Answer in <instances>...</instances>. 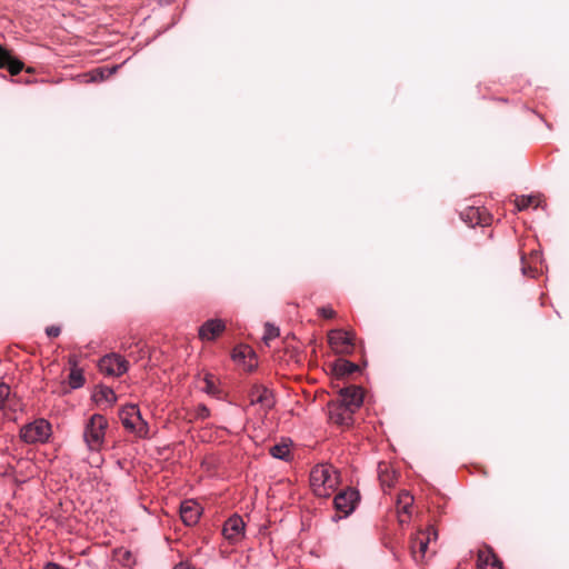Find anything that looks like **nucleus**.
I'll return each instance as SVG.
<instances>
[{"instance_id": "nucleus-30", "label": "nucleus", "mask_w": 569, "mask_h": 569, "mask_svg": "<svg viewBox=\"0 0 569 569\" xmlns=\"http://www.w3.org/2000/svg\"><path fill=\"white\" fill-rule=\"evenodd\" d=\"M318 313L327 319H332L336 317V311L331 307H321L318 309Z\"/></svg>"}, {"instance_id": "nucleus-19", "label": "nucleus", "mask_w": 569, "mask_h": 569, "mask_svg": "<svg viewBox=\"0 0 569 569\" xmlns=\"http://www.w3.org/2000/svg\"><path fill=\"white\" fill-rule=\"evenodd\" d=\"M428 547H429L428 540H425L418 533L416 536H413L410 540V550H411L412 558L416 561H422L426 557Z\"/></svg>"}, {"instance_id": "nucleus-38", "label": "nucleus", "mask_w": 569, "mask_h": 569, "mask_svg": "<svg viewBox=\"0 0 569 569\" xmlns=\"http://www.w3.org/2000/svg\"><path fill=\"white\" fill-rule=\"evenodd\" d=\"M233 357L234 358H238V357H244V352L243 351H238L236 350L234 353H233Z\"/></svg>"}, {"instance_id": "nucleus-20", "label": "nucleus", "mask_w": 569, "mask_h": 569, "mask_svg": "<svg viewBox=\"0 0 569 569\" xmlns=\"http://www.w3.org/2000/svg\"><path fill=\"white\" fill-rule=\"evenodd\" d=\"M98 405L107 403L112 406L117 401L114 391L109 387H101L93 396Z\"/></svg>"}, {"instance_id": "nucleus-21", "label": "nucleus", "mask_w": 569, "mask_h": 569, "mask_svg": "<svg viewBox=\"0 0 569 569\" xmlns=\"http://www.w3.org/2000/svg\"><path fill=\"white\" fill-rule=\"evenodd\" d=\"M69 362L72 365L69 375V385L73 389L80 388L84 383V377L82 375V371L77 368V361L74 358H70Z\"/></svg>"}, {"instance_id": "nucleus-8", "label": "nucleus", "mask_w": 569, "mask_h": 569, "mask_svg": "<svg viewBox=\"0 0 569 569\" xmlns=\"http://www.w3.org/2000/svg\"><path fill=\"white\" fill-rule=\"evenodd\" d=\"M336 400L356 412L362 405L363 390L357 386H349L339 391V397Z\"/></svg>"}, {"instance_id": "nucleus-4", "label": "nucleus", "mask_w": 569, "mask_h": 569, "mask_svg": "<svg viewBox=\"0 0 569 569\" xmlns=\"http://www.w3.org/2000/svg\"><path fill=\"white\" fill-rule=\"evenodd\" d=\"M51 432V426L44 419L36 420L34 422L24 426L21 429L20 436L27 443L44 442Z\"/></svg>"}, {"instance_id": "nucleus-26", "label": "nucleus", "mask_w": 569, "mask_h": 569, "mask_svg": "<svg viewBox=\"0 0 569 569\" xmlns=\"http://www.w3.org/2000/svg\"><path fill=\"white\" fill-rule=\"evenodd\" d=\"M216 379L213 375H206L203 378L204 387L202 388L209 395H216L218 389L214 383Z\"/></svg>"}, {"instance_id": "nucleus-3", "label": "nucleus", "mask_w": 569, "mask_h": 569, "mask_svg": "<svg viewBox=\"0 0 569 569\" xmlns=\"http://www.w3.org/2000/svg\"><path fill=\"white\" fill-rule=\"evenodd\" d=\"M119 419L127 431L137 438H147L149 433L148 422L142 418L136 405H127L119 410Z\"/></svg>"}, {"instance_id": "nucleus-25", "label": "nucleus", "mask_w": 569, "mask_h": 569, "mask_svg": "<svg viewBox=\"0 0 569 569\" xmlns=\"http://www.w3.org/2000/svg\"><path fill=\"white\" fill-rule=\"evenodd\" d=\"M532 204L538 206V200L533 196H521L516 200V206L519 211L525 210Z\"/></svg>"}, {"instance_id": "nucleus-6", "label": "nucleus", "mask_w": 569, "mask_h": 569, "mask_svg": "<svg viewBox=\"0 0 569 569\" xmlns=\"http://www.w3.org/2000/svg\"><path fill=\"white\" fill-rule=\"evenodd\" d=\"M129 362L119 353H110L102 357L99 361V369L101 372L119 377L127 372Z\"/></svg>"}, {"instance_id": "nucleus-11", "label": "nucleus", "mask_w": 569, "mask_h": 569, "mask_svg": "<svg viewBox=\"0 0 569 569\" xmlns=\"http://www.w3.org/2000/svg\"><path fill=\"white\" fill-rule=\"evenodd\" d=\"M461 219L471 227L489 226L492 217L481 208L468 207L460 213Z\"/></svg>"}, {"instance_id": "nucleus-17", "label": "nucleus", "mask_w": 569, "mask_h": 569, "mask_svg": "<svg viewBox=\"0 0 569 569\" xmlns=\"http://www.w3.org/2000/svg\"><path fill=\"white\" fill-rule=\"evenodd\" d=\"M397 471L388 462L378 463V478L383 489L391 488L397 481Z\"/></svg>"}, {"instance_id": "nucleus-10", "label": "nucleus", "mask_w": 569, "mask_h": 569, "mask_svg": "<svg viewBox=\"0 0 569 569\" xmlns=\"http://www.w3.org/2000/svg\"><path fill=\"white\" fill-rule=\"evenodd\" d=\"M359 495L353 489L343 490L335 497L333 503L338 512L343 517L350 515L357 503Z\"/></svg>"}, {"instance_id": "nucleus-37", "label": "nucleus", "mask_w": 569, "mask_h": 569, "mask_svg": "<svg viewBox=\"0 0 569 569\" xmlns=\"http://www.w3.org/2000/svg\"><path fill=\"white\" fill-rule=\"evenodd\" d=\"M521 270H522V273H523L525 276H531V277H533V270H532L531 268H527V267L523 264V266H522V268H521Z\"/></svg>"}, {"instance_id": "nucleus-39", "label": "nucleus", "mask_w": 569, "mask_h": 569, "mask_svg": "<svg viewBox=\"0 0 569 569\" xmlns=\"http://www.w3.org/2000/svg\"><path fill=\"white\" fill-rule=\"evenodd\" d=\"M26 72L33 73L34 69L32 67H28V68H26Z\"/></svg>"}, {"instance_id": "nucleus-23", "label": "nucleus", "mask_w": 569, "mask_h": 569, "mask_svg": "<svg viewBox=\"0 0 569 569\" xmlns=\"http://www.w3.org/2000/svg\"><path fill=\"white\" fill-rule=\"evenodd\" d=\"M270 455L278 459H288L290 456V449L286 443H278L270 448Z\"/></svg>"}, {"instance_id": "nucleus-22", "label": "nucleus", "mask_w": 569, "mask_h": 569, "mask_svg": "<svg viewBox=\"0 0 569 569\" xmlns=\"http://www.w3.org/2000/svg\"><path fill=\"white\" fill-rule=\"evenodd\" d=\"M333 370L338 376H349L358 370V366L348 360H338Z\"/></svg>"}, {"instance_id": "nucleus-13", "label": "nucleus", "mask_w": 569, "mask_h": 569, "mask_svg": "<svg viewBox=\"0 0 569 569\" xmlns=\"http://www.w3.org/2000/svg\"><path fill=\"white\" fill-rule=\"evenodd\" d=\"M2 68H6L11 76H17L24 69V63L10 50L0 46V69Z\"/></svg>"}, {"instance_id": "nucleus-28", "label": "nucleus", "mask_w": 569, "mask_h": 569, "mask_svg": "<svg viewBox=\"0 0 569 569\" xmlns=\"http://www.w3.org/2000/svg\"><path fill=\"white\" fill-rule=\"evenodd\" d=\"M279 336V328L274 327L273 325L266 323L264 325V335L263 340L268 343L269 340L274 339Z\"/></svg>"}, {"instance_id": "nucleus-9", "label": "nucleus", "mask_w": 569, "mask_h": 569, "mask_svg": "<svg viewBox=\"0 0 569 569\" xmlns=\"http://www.w3.org/2000/svg\"><path fill=\"white\" fill-rule=\"evenodd\" d=\"M222 533L231 543L240 541L244 537L243 519L238 515L230 517L223 525Z\"/></svg>"}, {"instance_id": "nucleus-24", "label": "nucleus", "mask_w": 569, "mask_h": 569, "mask_svg": "<svg viewBox=\"0 0 569 569\" xmlns=\"http://www.w3.org/2000/svg\"><path fill=\"white\" fill-rule=\"evenodd\" d=\"M116 70H117V67H113L112 69H103V68L94 69L90 72V77H91L90 80L93 82L102 81L106 78H108L109 76H111L113 72H116Z\"/></svg>"}, {"instance_id": "nucleus-35", "label": "nucleus", "mask_w": 569, "mask_h": 569, "mask_svg": "<svg viewBox=\"0 0 569 569\" xmlns=\"http://www.w3.org/2000/svg\"><path fill=\"white\" fill-rule=\"evenodd\" d=\"M173 569H196V568L187 561H181Z\"/></svg>"}, {"instance_id": "nucleus-14", "label": "nucleus", "mask_w": 569, "mask_h": 569, "mask_svg": "<svg viewBox=\"0 0 569 569\" xmlns=\"http://www.w3.org/2000/svg\"><path fill=\"white\" fill-rule=\"evenodd\" d=\"M413 503V497L410 492L403 490L398 495L397 510L398 520L400 525L407 523L411 517V507Z\"/></svg>"}, {"instance_id": "nucleus-27", "label": "nucleus", "mask_w": 569, "mask_h": 569, "mask_svg": "<svg viewBox=\"0 0 569 569\" xmlns=\"http://www.w3.org/2000/svg\"><path fill=\"white\" fill-rule=\"evenodd\" d=\"M417 533L425 540H428V546L431 541H436L438 538V532L433 526H429L426 530H419Z\"/></svg>"}, {"instance_id": "nucleus-2", "label": "nucleus", "mask_w": 569, "mask_h": 569, "mask_svg": "<svg viewBox=\"0 0 569 569\" xmlns=\"http://www.w3.org/2000/svg\"><path fill=\"white\" fill-rule=\"evenodd\" d=\"M108 420L104 416L94 413L87 421L83 430V440L92 451H99L104 443Z\"/></svg>"}, {"instance_id": "nucleus-1", "label": "nucleus", "mask_w": 569, "mask_h": 569, "mask_svg": "<svg viewBox=\"0 0 569 569\" xmlns=\"http://www.w3.org/2000/svg\"><path fill=\"white\" fill-rule=\"evenodd\" d=\"M339 485V472L331 465H318L310 472V487L321 498L329 497Z\"/></svg>"}, {"instance_id": "nucleus-29", "label": "nucleus", "mask_w": 569, "mask_h": 569, "mask_svg": "<svg viewBox=\"0 0 569 569\" xmlns=\"http://www.w3.org/2000/svg\"><path fill=\"white\" fill-rule=\"evenodd\" d=\"M10 395V388L6 383H0V409L4 407V403Z\"/></svg>"}, {"instance_id": "nucleus-16", "label": "nucleus", "mask_w": 569, "mask_h": 569, "mask_svg": "<svg viewBox=\"0 0 569 569\" xmlns=\"http://www.w3.org/2000/svg\"><path fill=\"white\" fill-rule=\"evenodd\" d=\"M477 566L478 569H502L501 561L489 548L479 550Z\"/></svg>"}, {"instance_id": "nucleus-36", "label": "nucleus", "mask_w": 569, "mask_h": 569, "mask_svg": "<svg viewBox=\"0 0 569 569\" xmlns=\"http://www.w3.org/2000/svg\"><path fill=\"white\" fill-rule=\"evenodd\" d=\"M44 569H66L63 568L62 566L56 563V562H48L46 566H44Z\"/></svg>"}, {"instance_id": "nucleus-7", "label": "nucleus", "mask_w": 569, "mask_h": 569, "mask_svg": "<svg viewBox=\"0 0 569 569\" xmlns=\"http://www.w3.org/2000/svg\"><path fill=\"white\" fill-rule=\"evenodd\" d=\"M353 411L337 400L328 403V415L331 422L349 427L353 422Z\"/></svg>"}, {"instance_id": "nucleus-18", "label": "nucleus", "mask_w": 569, "mask_h": 569, "mask_svg": "<svg viewBox=\"0 0 569 569\" xmlns=\"http://www.w3.org/2000/svg\"><path fill=\"white\" fill-rule=\"evenodd\" d=\"M251 402L261 403L267 408L273 406L272 393L263 386H254L250 391Z\"/></svg>"}, {"instance_id": "nucleus-5", "label": "nucleus", "mask_w": 569, "mask_h": 569, "mask_svg": "<svg viewBox=\"0 0 569 569\" xmlns=\"http://www.w3.org/2000/svg\"><path fill=\"white\" fill-rule=\"evenodd\" d=\"M355 336L341 329H333L328 332V342L336 353L349 355L355 348Z\"/></svg>"}, {"instance_id": "nucleus-33", "label": "nucleus", "mask_w": 569, "mask_h": 569, "mask_svg": "<svg viewBox=\"0 0 569 569\" xmlns=\"http://www.w3.org/2000/svg\"><path fill=\"white\" fill-rule=\"evenodd\" d=\"M136 348L138 349L137 352H133V359L136 361H138L139 359H142L144 356H146V350H144V346L142 345L141 341H138L136 343Z\"/></svg>"}, {"instance_id": "nucleus-12", "label": "nucleus", "mask_w": 569, "mask_h": 569, "mask_svg": "<svg viewBox=\"0 0 569 569\" xmlns=\"http://www.w3.org/2000/svg\"><path fill=\"white\" fill-rule=\"evenodd\" d=\"M226 330V323L221 319H209L199 328V338L203 341L217 339Z\"/></svg>"}, {"instance_id": "nucleus-31", "label": "nucleus", "mask_w": 569, "mask_h": 569, "mask_svg": "<svg viewBox=\"0 0 569 569\" xmlns=\"http://www.w3.org/2000/svg\"><path fill=\"white\" fill-rule=\"evenodd\" d=\"M210 416V410L204 405H199L196 410V417L199 419H207Z\"/></svg>"}, {"instance_id": "nucleus-34", "label": "nucleus", "mask_w": 569, "mask_h": 569, "mask_svg": "<svg viewBox=\"0 0 569 569\" xmlns=\"http://www.w3.org/2000/svg\"><path fill=\"white\" fill-rule=\"evenodd\" d=\"M46 333L50 338H56L61 333V328L58 326H50L46 328Z\"/></svg>"}, {"instance_id": "nucleus-32", "label": "nucleus", "mask_w": 569, "mask_h": 569, "mask_svg": "<svg viewBox=\"0 0 569 569\" xmlns=\"http://www.w3.org/2000/svg\"><path fill=\"white\" fill-rule=\"evenodd\" d=\"M137 342H131L129 340H122L120 349L128 352L129 357H133V351L131 350L133 347H136Z\"/></svg>"}, {"instance_id": "nucleus-15", "label": "nucleus", "mask_w": 569, "mask_h": 569, "mask_svg": "<svg viewBox=\"0 0 569 569\" xmlns=\"http://www.w3.org/2000/svg\"><path fill=\"white\" fill-rule=\"evenodd\" d=\"M200 515L201 507L193 500H187L180 507L181 519L187 526L196 525Z\"/></svg>"}]
</instances>
